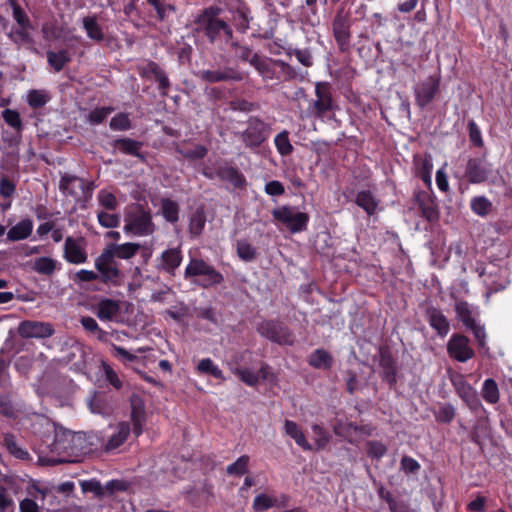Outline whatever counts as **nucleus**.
Wrapping results in <instances>:
<instances>
[{"mask_svg": "<svg viewBox=\"0 0 512 512\" xmlns=\"http://www.w3.org/2000/svg\"><path fill=\"white\" fill-rule=\"evenodd\" d=\"M54 439L49 448L55 456H39L43 465H56L62 462L74 461V457L88 454L97 446L98 437L94 433L72 432L52 423Z\"/></svg>", "mask_w": 512, "mask_h": 512, "instance_id": "1", "label": "nucleus"}, {"mask_svg": "<svg viewBox=\"0 0 512 512\" xmlns=\"http://www.w3.org/2000/svg\"><path fill=\"white\" fill-rule=\"evenodd\" d=\"M198 30L203 32L211 42L216 41L221 35L230 39L233 35L231 27L219 17V9L209 7L196 19Z\"/></svg>", "mask_w": 512, "mask_h": 512, "instance_id": "2", "label": "nucleus"}, {"mask_svg": "<svg viewBox=\"0 0 512 512\" xmlns=\"http://www.w3.org/2000/svg\"><path fill=\"white\" fill-rule=\"evenodd\" d=\"M155 224L149 211L140 205H133L125 215L124 229L136 236H149L155 231Z\"/></svg>", "mask_w": 512, "mask_h": 512, "instance_id": "3", "label": "nucleus"}, {"mask_svg": "<svg viewBox=\"0 0 512 512\" xmlns=\"http://www.w3.org/2000/svg\"><path fill=\"white\" fill-rule=\"evenodd\" d=\"M202 277L198 284L204 288L219 285L223 282V275L213 266L202 259L192 258L185 268L184 277Z\"/></svg>", "mask_w": 512, "mask_h": 512, "instance_id": "4", "label": "nucleus"}, {"mask_svg": "<svg viewBox=\"0 0 512 512\" xmlns=\"http://www.w3.org/2000/svg\"><path fill=\"white\" fill-rule=\"evenodd\" d=\"M272 215L275 220L285 225L291 233L304 231L309 221L308 214L291 206H280L273 210Z\"/></svg>", "mask_w": 512, "mask_h": 512, "instance_id": "5", "label": "nucleus"}, {"mask_svg": "<svg viewBox=\"0 0 512 512\" xmlns=\"http://www.w3.org/2000/svg\"><path fill=\"white\" fill-rule=\"evenodd\" d=\"M440 83V74H433L419 81L413 89L416 105L424 109L432 103L440 91Z\"/></svg>", "mask_w": 512, "mask_h": 512, "instance_id": "6", "label": "nucleus"}, {"mask_svg": "<svg viewBox=\"0 0 512 512\" xmlns=\"http://www.w3.org/2000/svg\"><path fill=\"white\" fill-rule=\"evenodd\" d=\"M94 265L101 282L113 285H116L119 282L121 272L119 270L118 263L106 248L95 259Z\"/></svg>", "mask_w": 512, "mask_h": 512, "instance_id": "7", "label": "nucleus"}, {"mask_svg": "<svg viewBox=\"0 0 512 512\" xmlns=\"http://www.w3.org/2000/svg\"><path fill=\"white\" fill-rule=\"evenodd\" d=\"M60 190L76 200L88 199L94 190L93 182H87L82 178L64 175L59 183Z\"/></svg>", "mask_w": 512, "mask_h": 512, "instance_id": "8", "label": "nucleus"}, {"mask_svg": "<svg viewBox=\"0 0 512 512\" xmlns=\"http://www.w3.org/2000/svg\"><path fill=\"white\" fill-rule=\"evenodd\" d=\"M251 65L258 71L264 80H273L279 78L276 75V67H279L280 70L286 74L288 78L292 77L291 67L281 60H271L262 58L258 54H253Z\"/></svg>", "mask_w": 512, "mask_h": 512, "instance_id": "9", "label": "nucleus"}, {"mask_svg": "<svg viewBox=\"0 0 512 512\" xmlns=\"http://www.w3.org/2000/svg\"><path fill=\"white\" fill-rule=\"evenodd\" d=\"M269 133L270 128L264 121L258 118H250L246 129L241 133V138L247 147L255 148L269 137Z\"/></svg>", "mask_w": 512, "mask_h": 512, "instance_id": "10", "label": "nucleus"}, {"mask_svg": "<svg viewBox=\"0 0 512 512\" xmlns=\"http://www.w3.org/2000/svg\"><path fill=\"white\" fill-rule=\"evenodd\" d=\"M258 331L262 336L280 345H291L294 342L293 334L279 322L265 321L259 325Z\"/></svg>", "mask_w": 512, "mask_h": 512, "instance_id": "11", "label": "nucleus"}, {"mask_svg": "<svg viewBox=\"0 0 512 512\" xmlns=\"http://www.w3.org/2000/svg\"><path fill=\"white\" fill-rule=\"evenodd\" d=\"M447 353L458 362H467L475 355L469 339L462 334H453L447 342Z\"/></svg>", "mask_w": 512, "mask_h": 512, "instance_id": "12", "label": "nucleus"}, {"mask_svg": "<svg viewBox=\"0 0 512 512\" xmlns=\"http://www.w3.org/2000/svg\"><path fill=\"white\" fill-rule=\"evenodd\" d=\"M316 100L312 104L313 112L317 117H323L327 112L334 110V102L328 82H317L315 85Z\"/></svg>", "mask_w": 512, "mask_h": 512, "instance_id": "13", "label": "nucleus"}, {"mask_svg": "<svg viewBox=\"0 0 512 512\" xmlns=\"http://www.w3.org/2000/svg\"><path fill=\"white\" fill-rule=\"evenodd\" d=\"M18 333L23 338H48L54 334L53 325L48 322L22 321Z\"/></svg>", "mask_w": 512, "mask_h": 512, "instance_id": "14", "label": "nucleus"}, {"mask_svg": "<svg viewBox=\"0 0 512 512\" xmlns=\"http://www.w3.org/2000/svg\"><path fill=\"white\" fill-rule=\"evenodd\" d=\"M85 241L82 238L67 237L64 243V259L72 264H82L87 261Z\"/></svg>", "mask_w": 512, "mask_h": 512, "instance_id": "15", "label": "nucleus"}, {"mask_svg": "<svg viewBox=\"0 0 512 512\" xmlns=\"http://www.w3.org/2000/svg\"><path fill=\"white\" fill-rule=\"evenodd\" d=\"M130 431V425L127 422H120L115 426H110V433L106 436L107 440L102 444V447L107 452L116 450L125 443Z\"/></svg>", "mask_w": 512, "mask_h": 512, "instance_id": "16", "label": "nucleus"}, {"mask_svg": "<svg viewBox=\"0 0 512 512\" xmlns=\"http://www.w3.org/2000/svg\"><path fill=\"white\" fill-rule=\"evenodd\" d=\"M182 253L179 248H170L162 252L156 260V268L159 271L173 275L182 262Z\"/></svg>", "mask_w": 512, "mask_h": 512, "instance_id": "17", "label": "nucleus"}, {"mask_svg": "<svg viewBox=\"0 0 512 512\" xmlns=\"http://www.w3.org/2000/svg\"><path fill=\"white\" fill-rule=\"evenodd\" d=\"M491 169L489 165L481 159H470L466 167V175L471 183H481L487 180Z\"/></svg>", "mask_w": 512, "mask_h": 512, "instance_id": "18", "label": "nucleus"}, {"mask_svg": "<svg viewBox=\"0 0 512 512\" xmlns=\"http://www.w3.org/2000/svg\"><path fill=\"white\" fill-rule=\"evenodd\" d=\"M455 389L458 395L471 409H477L481 403L478 398L476 390L467 383L462 377H459L453 381Z\"/></svg>", "mask_w": 512, "mask_h": 512, "instance_id": "19", "label": "nucleus"}, {"mask_svg": "<svg viewBox=\"0 0 512 512\" xmlns=\"http://www.w3.org/2000/svg\"><path fill=\"white\" fill-rule=\"evenodd\" d=\"M333 33L338 45L344 49L350 39L349 19L345 14L339 12L336 15L333 21Z\"/></svg>", "mask_w": 512, "mask_h": 512, "instance_id": "20", "label": "nucleus"}, {"mask_svg": "<svg viewBox=\"0 0 512 512\" xmlns=\"http://www.w3.org/2000/svg\"><path fill=\"white\" fill-rule=\"evenodd\" d=\"M283 431L304 451H313V445L307 440L304 431L296 422L292 420H285Z\"/></svg>", "mask_w": 512, "mask_h": 512, "instance_id": "21", "label": "nucleus"}, {"mask_svg": "<svg viewBox=\"0 0 512 512\" xmlns=\"http://www.w3.org/2000/svg\"><path fill=\"white\" fill-rule=\"evenodd\" d=\"M427 319L429 325L437 332L440 337H445L450 331V322L443 312L437 308L427 310Z\"/></svg>", "mask_w": 512, "mask_h": 512, "instance_id": "22", "label": "nucleus"}, {"mask_svg": "<svg viewBox=\"0 0 512 512\" xmlns=\"http://www.w3.org/2000/svg\"><path fill=\"white\" fill-rule=\"evenodd\" d=\"M456 317L463 325L468 328L474 326L477 322L478 312L475 307L466 301L457 300L454 304Z\"/></svg>", "mask_w": 512, "mask_h": 512, "instance_id": "23", "label": "nucleus"}, {"mask_svg": "<svg viewBox=\"0 0 512 512\" xmlns=\"http://www.w3.org/2000/svg\"><path fill=\"white\" fill-rule=\"evenodd\" d=\"M30 267L40 275L51 276L61 269V263L51 257L43 256L32 260Z\"/></svg>", "mask_w": 512, "mask_h": 512, "instance_id": "24", "label": "nucleus"}, {"mask_svg": "<svg viewBox=\"0 0 512 512\" xmlns=\"http://www.w3.org/2000/svg\"><path fill=\"white\" fill-rule=\"evenodd\" d=\"M2 446L16 459H30L29 452L19 444L15 435L10 432L3 434Z\"/></svg>", "mask_w": 512, "mask_h": 512, "instance_id": "25", "label": "nucleus"}, {"mask_svg": "<svg viewBox=\"0 0 512 512\" xmlns=\"http://www.w3.org/2000/svg\"><path fill=\"white\" fill-rule=\"evenodd\" d=\"M379 365L383 379L386 380L390 386L395 385L397 382V372L395 361L390 353L381 352Z\"/></svg>", "mask_w": 512, "mask_h": 512, "instance_id": "26", "label": "nucleus"}, {"mask_svg": "<svg viewBox=\"0 0 512 512\" xmlns=\"http://www.w3.org/2000/svg\"><path fill=\"white\" fill-rule=\"evenodd\" d=\"M120 483L117 481H109L102 486L101 483L95 479H91L88 481H83L81 483V488L84 492L94 493L97 497L103 498L106 495L112 494L115 486H118Z\"/></svg>", "mask_w": 512, "mask_h": 512, "instance_id": "27", "label": "nucleus"}, {"mask_svg": "<svg viewBox=\"0 0 512 512\" xmlns=\"http://www.w3.org/2000/svg\"><path fill=\"white\" fill-rule=\"evenodd\" d=\"M141 245L138 243L127 242L123 244H112L106 249L116 259L129 260L133 258L140 250Z\"/></svg>", "mask_w": 512, "mask_h": 512, "instance_id": "28", "label": "nucleus"}, {"mask_svg": "<svg viewBox=\"0 0 512 512\" xmlns=\"http://www.w3.org/2000/svg\"><path fill=\"white\" fill-rule=\"evenodd\" d=\"M119 312V303L112 299H103L98 302L96 307V315L102 321H112Z\"/></svg>", "mask_w": 512, "mask_h": 512, "instance_id": "29", "label": "nucleus"}, {"mask_svg": "<svg viewBox=\"0 0 512 512\" xmlns=\"http://www.w3.org/2000/svg\"><path fill=\"white\" fill-rule=\"evenodd\" d=\"M217 177L221 180L228 181L233 186L239 188L243 187L246 184V179L242 173L238 171L237 168L224 165L220 166L216 171Z\"/></svg>", "mask_w": 512, "mask_h": 512, "instance_id": "30", "label": "nucleus"}, {"mask_svg": "<svg viewBox=\"0 0 512 512\" xmlns=\"http://www.w3.org/2000/svg\"><path fill=\"white\" fill-rule=\"evenodd\" d=\"M33 231V221L29 218L23 219L12 226L7 232L9 241H20L27 239Z\"/></svg>", "mask_w": 512, "mask_h": 512, "instance_id": "31", "label": "nucleus"}, {"mask_svg": "<svg viewBox=\"0 0 512 512\" xmlns=\"http://www.w3.org/2000/svg\"><path fill=\"white\" fill-rule=\"evenodd\" d=\"M145 419V408L142 400L138 397L131 399V420L134 426L136 436L140 435Z\"/></svg>", "mask_w": 512, "mask_h": 512, "instance_id": "32", "label": "nucleus"}, {"mask_svg": "<svg viewBox=\"0 0 512 512\" xmlns=\"http://www.w3.org/2000/svg\"><path fill=\"white\" fill-rule=\"evenodd\" d=\"M333 431L337 436L343 437L347 439L349 442H352V434L356 432H361L366 435H371L372 431L368 427H358L351 422H342L338 421L334 427Z\"/></svg>", "mask_w": 512, "mask_h": 512, "instance_id": "33", "label": "nucleus"}, {"mask_svg": "<svg viewBox=\"0 0 512 512\" xmlns=\"http://www.w3.org/2000/svg\"><path fill=\"white\" fill-rule=\"evenodd\" d=\"M113 147L120 153L142 158L140 154L142 143L139 141L130 138H120L113 142Z\"/></svg>", "mask_w": 512, "mask_h": 512, "instance_id": "34", "label": "nucleus"}, {"mask_svg": "<svg viewBox=\"0 0 512 512\" xmlns=\"http://www.w3.org/2000/svg\"><path fill=\"white\" fill-rule=\"evenodd\" d=\"M355 202L368 215L375 214L379 205V201L370 191H359L356 195Z\"/></svg>", "mask_w": 512, "mask_h": 512, "instance_id": "35", "label": "nucleus"}, {"mask_svg": "<svg viewBox=\"0 0 512 512\" xmlns=\"http://www.w3.org/2000/svg\"><path fill=\"white\" fill-rule=\"evenodd\" d=\"M42 34L44 40L48 42L61 41L65 43L69 40L64 29L52 23H45L42 26Z\"/></svg>", "mask_w": 512, "mask_h": 512, "instance_id": "36", "label": "nucleus"}, {"mask_svg": "<svg viewBox=\"0 0 512 512\" xmlns=\"http://www.w3.org/2000/svg\"><path fill=\"white\" fill-rule=\"evenodd\" d=\"M47 61L56 72H60L71 61V57L68 50L65 49L58 52L48 51Z\"/></svg>", "mask_w": 512, "mask_h": 512, "instance_id": "37", "label": "nucleus"}, {"mask_svg": "<svg viewBox=\"0 0 512 512\" xmlns=\"http://www.w3.org/2000/svg\"><path fill=\"white\" fill-rule=\"evenodd\" d=\"M332 362L331 355L323 349L315 350L309 357L310 365L318 369H328L332 366Z\"/></svg>", "mask_w": 512, "mask_h": 512, "instance_id": "38", "label": "nucleus"}, {"mask_svg": "<svg viewBox=\"0 0 512 512\" xmlns=\"http://www.w3.org/2000/svg\"><path fill=\"white\" fill-rule=\"evenodd\" d=\"M161 214L166 221L175 223L179 219V206L178 204L169 199L164 198L161 200Z\"/></svg>", "mask_w": 512, "mask_h": 512, "instance_id": "39", "label": "nucleus"}, {"mask_svg": "<svg viewBox=\"0 0 512 512\" xmlns=\"http://www.w3.org/2000/svg\"><path fill=\"white\" fill-rule=\"evenodd\" d=\"M470 208L476 215L485 217L490 213L492 203L485 196H476L471 199Z\"/></svg>", "mask_w": 512, "mask_h": 512, "instance_id": "40", "label": "nucleus"}, {"mask_svg": "<svg viewBox=\"0 0 512 512\" xmlns=\"http://www.w3.org/2000/svg\"><path fill=\"white\" fill-rule=\"evenodd\" d=\"M481 393L483 399L490 404H496L499 401L498 385L493 379L484 381Z\"/></svg>", "mask_w": 512, "mask_h": 512, "instance_id": "41", "label": "nucleus"}, {"mask_svg": "<svg viewBox=\"0 0 512 512\" xmlns=\"http://www.w3.org/2000/svg\"><path fill=\"white\" fill-rule=\"evenodd\" d=\"M198 76L203 81H206V82H209V83H216V82H220V81H227V80H230V79H235V80H239L240 79V77L231 76L228 72L219 71V70H215V71L202 70V71L198 72Z\"/></svg>", "mask_w": 512, "mask_h": 512, "instance_id": "42", "label": "nucleus"}, {"mask_svg": "<svg viewBox=\"0 0 512 512\" xmlns=\"http://www.w3.org/2000/svg\"><path fill=\"white\" fill-rule=\"evenodd\" d=\"M50 100V95L45 90H30L27 94V103L30 107L36 109L45 106Z\"/></svg>", "mask_w": 512, "mask_h": 512, "instance_id": "43", "label": "nucleus"}, {"mask_svg": "<svg viewBox=\"0 0 512 512\" xmlns=\"http://www.w3.org/2000/svg\"><path fill=\"white\" fill-rule=\"evenodd\" d=\"M312 433H313V440L314 444L313 450L319 451L326 447V445L330 441V436L328 432L320 425L313 424L311 427Z\"/></svg>", "mask_w": 512, "mask_h": 512, "instance_id": "44", "label": "nucleus"}, {"mask_svg": "<svg viewBox=\"0 0 512 512\" xmlns=\"http://www.w3.org/2000/svg\"><path fill=\"white\" fill-rule=\"evenodd\" d=\"M274 144L278 153L282 156H287L293 151V146L289 140V133L285 130L276 135Z\"/></svg>", "mask_w": 512, "mask_h": 512, "instance_id": "45", "label": "nucleus"}, {"mask_svg": "<svg viewBox=\"0 0 512 512\" xmlns=\"http://www.w3.org/2000/svg\"><path fill=\"white\" fill-rule=\"evenodd\" d=\"M197 369L199 372L209 374L216 379H225L221 369L210 358L202 359L198 363Z\"/></svg>", "mask_w": 512, "mask_h": 512, "instance_id": "46", "label": "nucleus"}, {"mask_svg": "<svg viewBox=\"0 0 512 512\" xmlns=\"http://www.w3.org/2000/svg\"><path fill=\"white\" fill-rule=\"evenodd\" d=\"M12 9V16L18 27H31V22L26 12L20 7L15 0H9Z\"/></svg>", "mask_w": 512, "mask_h": 512, "instance_id": "47", "label": "nucleus"}, {"mask_svg": "<svg viewBox=\"0 0 512 512\" xmlns=\"http://www.w3.org/2000/svg\"><path fill=\"white\" fill-rule=\"evenodd\" d=\"M97 199L100 206L107 211H115L119 205L116 196L104 189L99 191Z\"/></svg>", "mask_w": 512, "mask_h": 512, "instance_id": "48", "label": "nucleus"}, {"mask_svg": "<svg viewBox=\"0 0 512 512\" xmlns=\"http://www.w3.org/2000/svg\"><path fill=\"white\" fill-rule=\"evenodd\" d=\"M237 255L246 262L252 261L256 256V248L245 240H239L236 244Z\"/></svg>", "mask_w": 512, "mask_h": 512, "instance_id": "49", "label": "nucleus"}, {"mask_svg": "<svg viewBox=\"0 0 512 512\" xmlns=\"http://www.w3.org/2000/svg\"><path fill=\"white\" fill-rule=\"evenodd\" d=\"M151 5L160 20H164L170 13L175 11L172 4L167 3L165 0H146Z\"/></svg>", "mask_w": 512, "mask_h": 512, "instance_id": "50", "label": "nucleus"}, {"mask_svg": "<svg viewBox=\"0 0 512 512\" xmlns=\"http://www.w3.org/2000/svg\"><path fill=\"white\" fill-rule=\"evenodd\" d=\"M249 457L247 455L240 456L234 463L226 468L229 475L241 476L248 470Z\"/></svg>", "mask_w": 512, "mask_h": 512, "instance_id": "51", "label": "nucleus"}, {"mask_svg": "<svg viewBox=\"0 0 512 512\" xmlns=\"http://www.w3.org/2000/svg\"><path fill=\"white\" fill-rule=\"evenodd\" d=\"M83 26L87 32L88 37L93 40L101 41L103 39V33L99 27L97 21L92 17H86L83 19Z\"/></svg>", "mask_w": 512, "mask_h": 512, "instance_id": "52", "label": "nucleus"}, {"mask_svg": "<svg viewBox=\"0 0 512 512\" xmlns=\"http://www.w3.org/2000/svg\"><path fill=\"white\" fill-rule=\"evenodd\" d=\"M232 372L248 386H255L260 380L259 374L248 368H235L232 369Z\"/></svg>", "mask_w": 512, "mask_h": 512, "instance_id": "53", "label": "nucleus"}, {"mask_svg": "<svg viewBox=\"0 0 512 512\" xmlns=\"http://www.w3.org/2000/svg\"><path fill=\"white\" fill-rule=\"evenodd\" d=\"M205 216L202 211H196L190 218L189 231L193 236H199L205 227Z\"/></svg>", "mask_w": 512, "mask_h": 512, "instance_id": "54", "label": "nucleus"}, {"mask_svg": "<svg viewBox=\"0 0 512 512\" xmlns=\"http://www.w3.org/2000/svg\"><path fill=\"white\" fill-rule=\"evenodd\" d=\"M33 29V26L31 27H18L13 33L10 34V38L15 42L19 44H32L33 38L31 36V30Z\"/></svg>", "mask_w": 512, "mask_h": 512, "instance_id": "55", "label": "nucleus"}, {"mask_svg": "<svg viewBox=\"0 0 512 512\" xmlns=\"http://www.w3.org/2000/svg\"><path fill=\"white\" fill-rule=\"evenodd\" d=\"M98 222L105 228H115L120 223V216L108 211H99L97 213Z\"/></svg>", "mask_w": 512, "mask_h": 512, "instance_id": "56", "label": "nucleus"}, {"mask_svg": "<svg viewBox=\"0 0 512 512\" xmlns=\"http://www.w3.org/2000/svg\"><path fill=\"white\" fill-rule=\"evenodd\" d=\"M276 504V499L267 494H259L254 498L253 508L255 511H265L273 507Z\"/></svg>", "mask_w": 512, "mask_h": 512, "instance_id": "57", "label": "nucleus"}, {"mask_svg": "<svg viewBox=\"0 0 512 512\" xmlns=\"http://www.w3.org/2000/svg\"><path fill=\"white\" fill-rule=\"evenodd\" d=\"M130 127V119L125 113H119L115 115L110 121V128L114 131H125Z\"/></svg>", "mask_w": 512, "mask_h": 512, "instance_id": "58", "label": "nucleus"}, {"mask_svg": "<svg viewBox=\"0 0 512 512\" xmlns=\"http://www.w3.org/2000/svg\"><path fill=\"white\" fill-rule=\"evenodd\" d=\"M387 452V447L379 441H369L367 443V454L373 459L382 458Z\"/></svg>", "mask_w": 512, "mask_h": 512, "instance_id": "59", "label": "nucleus"}, {"mask_svg": "<svg viewBox=\"0 0 512 512\" xmlns=\"http://www.w3.org/2000/svg\"><path fill=\"white\" fill-rule=\"evenodd\" d=\"M4 121L11 127L19 130L22 126L20 115L17 111L11 109H5L2 112Z\"/></svg>", "mask_w": 512, "mask_h": 512, "instance_id": "60", "label": "nucleus"}, {"mask_svg": "<svg viewBox=\"0 0 512 512\" xmlns=\"http://www.w3.org/2000/svg\"><path fill=\"white\" fill-rule=\"evenodd\" d=\"M112 110L113 109L111 107H102L93 110L88 116L89 122L92 124L102 123L112 112Z\"/></svg>", "mask_w": 512, "mask_h": 512, "instance_id": "61", "label": "nucleus"}, {"mask_svg": "<svg viewBox=\"0 0 512 512\" xmlns=\"http://www.w3.org/2000/svg\"><path fill=\"white\" fill-rule=\"evenodd\" d=\"M96 280H100L98 273L86 269L79 270L74 277V281L76 282H91Z\"/></svg>", "mask_w": 512, "mask_h": 512, "instance_id": "62", "label": "nucleus"}, {"mask_svg": "<svg viewBox=\"0 0 512 512\" xmlns=\"http://www.w3.org/2000/svg\"><path fill=\"white\" fill-rule=\"evenodd\" d=\"M468 128H469L470 141L475 146H478V147L482 146L483 141H482L481 131H480L479 127L476 125V123L473 121L469 122Z\"/></svg>", "mask_w": 512, "mask_h": 512, "instance_id": "63", "label": "nucleus"}, {"mask_svg": "<svg viewBox=\"0 0 512 512\" xmlns=\"http://www.w3.org/2000/svg\"><path fill=\"white\" fill-rule=\"evenodd\" d=\"M264 190L271 196H280L285 192L283 184L277 180L266 183Z\"/></svg>", "mask_w": 512, "mask_h": 512, "instance_id": "64", "label": "nucleus"}]
</instances>
